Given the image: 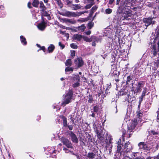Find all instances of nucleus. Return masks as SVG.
I'll return each mask as SVG.
<instances>
[{"label":"nucleus","instance_id":"a19ab883","mask_svg":"<svg viewBox=\"0 0 159 159\" xmlns=\"http://www.w3.org/2000/svg\"><path fill=\"white\" fill-rule=\"evenodd\" d=\"M57 152V151L54 150H53L52 152H50V153H51V156L53 158H55L56 157V156L57 154H56V152Z\"/></svg>","mask_w":159,"mask_h":159},{"label":"nucleus","instance_id":"412c9836","mask_svg":"<svg viewBox=\"0 0 159 159\" xmlns=\"http://www.w3.org/2000/svg\"><path fill=\"white\" fill-rule=\"evenodd\" d=\"M71 8L74 10H77L78 9H81L82 6L80 4H74L71 5Z\"/></svg>","mask_w":159,"mask_h":159},{"label":"nucleus","instance_id":"4468645a","mask_svg":"<svg viewBox=\"0 0 159 159\" xmlns=\"http://www.w3.org/2000/svg\"><path fill=\"white\" fill-rule=\"evenodd\" d=\"M124 148L125 149V154H127L128 152H130L133 149L132 145L129 141L126 142L125 144Z\"/></svg>","mask_w":159,"mask_h":159},{"label":"nucleus","instance_id":"58836bf2","mask_svg":"<svg viewBox=\"0 0 159 159\" xmlns=\"http://www.w3.org/2000/svg\"><path fill=\"white\" fill-rule=\"evenodd\" d=\"M147 88L146 87L144 88L143 89V90L142 92L141 95L145 97L146 95V94L147 93Z\"/></svg>","mask_w":159,"mask_h":159},{"label":"nucleus","instance_id":"7c9ffc66","mask_svg":"<svg viewBox=\"0 0 159 159\" xmlns=\"http://www.w3.org/2000/svg\"><path fill=\"white\" fill-rule=\"evenodd\" d=\"M39 7L41 9V10L46 9L47 7L45 6L43 2L41 1L39 2Z\"/></svg>","mask_w":159,"mask_h":159},{"label":"nucleus","instance_id":"603ef678","mask_svg":"<svg viewBox=\"0 0 159 159\" xmlns=\"http://www.w3.org/2000/svg\"><path fill=\"white\" fill-rule=\"evenodd\" d=\"M42 50L44 52H45L46 49L45 47L44 46H41L40 48L38 50V51H39V50Z\"/></svg>","mask_w":159,"mask_h":159},{"label":"nucleus","instance_id":"5701e85b","mask_svg":"<svg viewBox=\"0 0 159 159\" xmlns=\"http://www.w3.org/2000/svg\"><path fill=\"white\" fill-rule=\"evenodd\" d=\"M73 38L74 39H76L78 41H80L82 38V35L79 34H74L73 36Z\"/></svg>","mask_w":159,"mask_h":159},{"label":"nucleus","instance_id":"f704fd0d","mask_svg":"<svg viewBox=\"0 0 159 159\" xmlns=\"http://www.w3.org/2000/svg\"><path fill=\"white\" fill-rule=\"evenodd\" d=\"M94 23L92 22V21L90 22L88 24L87 28L88 29L90 30L91 29L92 27L94 26Z\"/></svg>","mask_w":159,"mask_h":159},{"label":"nucleus","instance_id":"b1692460","mask_svg":"<svg viewBox=\"0 0 159 159\" xmlns=\"http://www.w3.org/2000/svg\"><path fill=\"white\" fill-rule=\"evenodd\" d=\"M96 154L93 152L88 153L87 157L89 159H93L95 157Z\"/></svg>","mask_w":159,"mask_h":159},{"label":"nucleus","instance_id":"1a4fd4ad","mask_svg":"<svg viewBox=\"0 0 159 159\" xmlns=\"http://www.w3.org/2000/svg\"><path fill=\"white\" fill-rule=\"evenodd\" d=\"M61 141L63 144L65 145L67 148H73L72 144L71 142L67 138H62Z\"/></svg>","mask_w":159,"mask_h":159},{"label":"nucleus","instance_id":"20e7f679","mask_svg":"<svg viewBox=\"0 0 159 159\" xmlns=\"http://www.w3.org/2000/svg\"><path fill=\"white\" fill-rule=\"evenodd\" d=\"M73 92L72 89H69L68 92L66 93L65 96V100L61 104L63 106H65L66 104L70 103L72 98Z\"/></svg>","mask_w":159,"mask_h":159},{"label":"nucleus","instance_id":"ea45409f","mask_svg":"<svg viewBox=\"0 0 159 159\" xmlns=\"http://www.w3.org/2000/svg\"><path fill=\"white\" fill-rule=\"evenodd\" d=\"M95 3H90L88 4L87 5L84 7L85 9H88L90 8Z\"/></svg>","mask_w":159,"mask_h":159},{"label":"nucleus","instance_id":"774afa93","mask_svg":"<svg viewBox=\"0 0 159 159\" xmlns=\"http://www.w3.org/2000/svg\"><path fill=\"white\" fill-rule=\"evenodd\" d=\"M153 159H159V153H158V155L153 157Z\"/></svg>","mask_w":159,"mask_h":159},{"label":"nucleus","instance_id":"a18cd8bd","mask_svg":"<svg viewBox=\"0 0 159 159\" xmlns=\"http://www.w3.org/2000/svg\"><path fill=\"white\" fill-rule=\"evenodd\" d=\"M88 138V142H89V143H93V141L92 139L91 136L89 135V136L87 137Z\"/></svg>","mask_w":159,"mask_h":159},{"label":"nucleus","instance_id":"49530a36","mask_svg":"<svg viewBox=\"0 0 159 159\" xmlns=\"http://www.w3.org/2000/svg\"><path fill=\"white\" fill-rule=\"evenodd\" d=\"M58 6L60 7V8H62L63 7V4L62 3L61 0L57 2Z\"/></svg>","mask_w":159,"mask_h":159},{"label":"nucleus","instance_id":"4d7b16f0","mask_svg":"<svg viewBox=\"0 0 159 159\" xmlns=\"http://www.w3.org/2000/svg\"><path fill=\"white\" fill-rule=\"evenodd\" d=\"M111 138H110L109 140H107V139H106V143L107 145L110 144L111 143Z\"/></svg>","mask_w":159,"mask_h":159},{"label":"nucleus","instance_id":"0e129e2a","mask_svg":"<svg viewBox=\"0 0 159 159\" xmlns=\"http://www.w3.org/2000/svg\"><path fill=\"white\" fill-rule=\"evenodd\" d=\"M27 6L30 9L32 8V7L31 6V3L30 2H29L28 3Z\"/></svg>","mask_w":159,"mask_h":159},{"label":"nucleus","instance_id":"4be33fe9","mask_svg":"<svg viewBox=\"0 0 159 159\" xmlns=\"http://www.w3.org/2000/svg\"><path fill=\"white\" fill-rule=\"evenodd\" d=\"M55 48L54 45L52 44H50L48 48V52L51 53L53 52Z\"/></svg>","mask_w":159,"mask_h":159},{"label":"nucleus","instance_id":"a211bd4d","mask_svg":"<svg viewBox=\"0 0 159 159\" xmlns=\"http://www.w3.org/2000/svg\"><path fill=\"white\" fill-rule=\"evenodd\" d=\"M43 21L41 23H39L38 25V27L39 30H43L46 28L47 25V23L44 22L43 19H42Z\"/></svg>","mask_w":159,"mask_h":159},{"label":"nucleus","instance_id":"680f3d73","mask_svg":"<svg viewBox=\"0 0 159 159\" xmlns=\"http://www.w3.org/2000/svg\"><path fill=\"white\" fill-rule=\"evenodd\" d=\"M157 121L158 122H159V108L158 111H157Z\"/></svg>","mask_w":159,"mask_h":159},{"label":"nucleus","instance_id":"2eb2a0df","mask_svg":"<svg viewBox=\"0 0 159 159\" xmlns=\"http://www.w3.org/2000/svg\"><path fill=\"white\" fill-rule=\"evenodd\" d=\"M120 3L124 5L125 7H126L128 10H130V9L134 10V8H131V6H132V4L131 2L126 1L122 0L120 2Z\"/></svg>","mask_w":159,"mask_h":159},{"label":"nucleus","instance_id":"7ed1b4c3","mask_svg":"<svg viewBox=\"0 0 159 159\" xmlns=\"http://www.w3.org/2000/svg\"><path fill=\"white\" fill-rule=\"evenodd\" d=\"M152 53L153 54L152 57L155 60L153 63V66H152V69L153 70H156L159 67V51L156 50V52L154 53L153 50H151Z\"/></svg>","mask_w":159,"mask_h":159},{"label":"nucleus","instance_id":"c03bdc74","mask_svg":"<svg viewBox=\"0 0 159 159\" xmlns=\"http://www.w3.org/2000/svg\"><path fill=\"white\" fill-rule=\"evenodd\" d=\"M71 48L73 49H77L78 48V46L75 43H72L70 44Z\"/></svg>","mask_w":159,"mask_h":159},{"label":"nucleus","instance_id":"f3484780","mask_svg":"<svg viewBox=\"0 0 159 159\" xmlns=\"http://www.w3.org/2000/svg\"><path fill=\"white\" fill-rule=\"evenodd\" d=\"M138 145L140 149L147 151L150 150V148L144 142L139 143Z\"/></svg>","mask_w":159,"mask_h":159},{"label":"nucleus","instance_id":"423d86ee","mask_svg":"<svg viewBox=\"0 0 159 159\" xmlns=\"http://www.w3.org/2000/svg\"><path fill=\"white\" fill-rule=\"evenodd\" d=\"M117 150L116 152L115 155L118 157H120L122 155L124 156L126 155L125 150H122V148L123 146V143H121V139H119L117 143Z\"/></svg>","mask_w":159,"mask_h":159},{"label":"nucleus","instance_id":"2f4dec72","mask_svg":"<svg viewBox=\"0 0 159 159\" xmlns=\"http://www.w3.org/2000/svg\"><path fill=\"white\" fill-rule=\"evenodd\" d=\"M144 97H144L143 96H142V95H141L139 97V105L138 106V108L139 109H140L141 103V102H142V101L143 100V98Z\"/></svg>","mask_w":159,"mask_h":159},{"label":"nucleus","instance_id":"0eeeda50","mask_svg":"<svg viewBox=\"0 0 159 159\" xmlns=\"http://www.w3.org/2000/svg\"><path fill=\"white\" fill-rule=\"evenodd\" d=\"M145 81H140L137 82V86L136 89L134 90V89L133 83H132V89L131 91H133L134 93L137 94L138 93L140 92L142 89V88H143L145 84Z\"/></svg>","mask_w":159,"mask_h":159},{"label":"nucleus","instance_id":"dca6fc26","mask_svg":"<svg viewBox=\"0 0 159 159\" xmlns=\"http://www.w3.org/2000/svg\"><path fill=\"white\" fill-rule=\"evenodd\" d=\"M46 9L41 10L40 13L41 16V18L42 19H43V16L47 17L48 19V20H50L51 19V17L50 14L48 13V11H46Z\"/></svg>","mask_w":159,"mask_h":159},{"label":"nucleus","instance_id":"cd10ccee","mask_svg":"<svg viewBox=\"0 0 159 159\" xmlns=\"http://www.w3.org/2000/svg\"><path fill=\"white\" fill-rule=\"evenodd\" d=\"M39 3V0H33L32 3V5L34 7L37 8L38 7Z\"/></svg>","mask_w":159,"mask_h":159},{"label":"nucleus","instance_id":"f8f14e48","mask_svg":"<svg viewBox=\"0 0 159 159\" xmlns=\"http://www.w3.org/2000/svg\"><path fill=\"white\" fill-rule=\"evenodd\" d=\"M67 132L68 133L67 134L70 137L71 140L73 143H78V139L73 132L68 131Z\"/></svg>","mask_w":159,"mask_h":159},{"label":"nucleus","instance_id":"ddd939ff","mask_svg":"<svg viewBox=\"0 0 159 159\" xmlns=\"http://www.w3.org/2000/svg\"><path fill=\"white\" fill-rule=\"evenodd\" d=\"M84 61L81 57H78L74 60V63L78 68L81 67L84 65Z\"/></svg>","mask_w":159,"mask_h":159},{"label":"nucleus","instance_id":"f257e3e1","mask_svg":"<svg viewBox=\"0 0 159 159\" xmlns=\"http://www.w3.org/2000/svg\"><path fill=\"white\" fill-rule=\"evenodd\" d=\"M126 7L120 3L117 9V12L121 14L120 17L121 20L129 19H130L129 17H131L132 15L130 11H126Z\"/></svg>","mask_w":159,"mask_h":159},{"label":"nucleus","instance_id":"9b49d317","mask_svg":"<svg viewBox=\"0 0 159 159\" xmlns=\"http://www.w3.org/2000/svg\"><path fill=\"white\" fill-rule=\"evenodd\" d=\"M138 124V122L136 119H134L133 120L131 123V125L128 127V130L127 132H133L134 129H135L136 125Z\"/></svg>","mask_w":159,"mask_h":159},{"label":"nucleus","instance_id":"e2e57ef3","mask_svg":"<svg viewBox=\"0 0 159 159\" xmlns=\"http://www.w3.org/2000/svg\"><path fill=\"white\" fill-rule=\"evenodd\" d=\"M153 75H152V76H153V75H154L155 77V78L156 76H157V74L159 76V71H157V73H156L155 72H154V73H153Z\"/></svg>","mask_w":159,"mask_h":159},{"label":"nucleus","instance_id":"393cba45","mask_svg":"<svg viewBox=\"0 0 159 159\" xmlns=\"http://www.w3.org/2000/svg\"><path fill=\"white\" fill-rule=\"evenodd\" d=\"M88 102L89 103H92L94 101V100L93 98V96L91 94H89L88 96Z\"/></svg>","mask_w":159,"mask_h":159},{"label":"nucleus","instance_id":"3c124183","mask_svg":"<svg viewBox=\"0 0 159 159\" xmlns=\"http://www.w3.org/2000/svg\"><path fill=\"white\" fill-rule=\"evenodd\" d=\"M71 56L73 58L75 56V52L74 50H71L70 51Z\"/></svg>","mask_w":159,"mask_h":159},{"label":"nucleus","instance_id":"473e14b6","mask_svg":"<svg viewBox=\"0 0 159 159\" xmlns=\"http://www.w3.org/2000/svg\"><path fill=\"white\" fill-rule=\"evenodd\" d=\"M97 137L98 139L100 140V142H104L105 139L104 134H102L99 136L97 135Z\"/></svg>","mask_w":159,"mask_h":159},{"label":"nucleus","instance_id":"c9c22d12","mask_svg":"<svg viewBox=\"0 0 159 159\" xmlns=\"http://www.w3.org/2000/svg\"><path fill=\"white\" fill-rule=\"evenodd\" d=\"M102 130L101 129H96L95 131V133L97 136V135L99 136V135L102 134Z\"/></svg>","mask_w":159,"mask_h":159},{"label":"nucleus","instance_id":"69168bd1","mask_svg":"<svg viewBox=\"0 0 159 159\" xmlns=\"http://www.w3.org/2000/svg\"><path fill=\"white\" fill-rule=\"evenodd\" d=\"M143 115V113L140 112V111L138 112L137 116L138 117L142 116Z\"/></svg>","mask_w":159,"mask_h":159},{"label":"nucleus","instance_id":"6e6d98bb","mask_svg":"<svg viewBox=\"0 0 159 159\" xmlns=\"http://www.w3.org/2000/svg\"><path fill=\"white\" fill-rule=\"evenodd\" d=\"M124 157L123 159H133L132 157H130L127 156V154L123 156Z\"/></svg>","mask_w":159,"mask_h":159},{"label":"nucleus","instance_id":"13d9d810","mask_svg":"<svg viewBox=\"0 0 159 159\" xmlns=\"http://www.w3.org/2000/svg\"><path fill=\"white\" fill-rule=\"evenodd\" d=\"M67 127L69 129V130L70 131H71L73 129V125H67Z\"/></svg>","mask_w":159,"mask_h":159},{"label":"nucleus","instance_id":"8fccbe9b","mask_svg":"<svg viewBox=\"0 0 159 159\" xmlns=\"http://www.w3.org/2000/svg\"><path fill=\"white\" fill-rule=\"evenodd\" d=\"M137 152H133L132 153V158L133 159H136L137 157H139L137 156Z\"/></svg>","mask_w":159,"mask_h":159},{"label":"nucleus","instance_id":"c85d7f7f","mask_svg":"<svg viewBox=\"0 0 159 159\" xmlns=\"http://www.w3.org/2000/svg\"><path fill=\"white\" fill-rule=\"evenodd\" d=\"M66 66L70 67L72 65V62L70 59H69L67 60L65 63Z\"/></svg>","mask_w":159,"mask_h":159},{"label":"nucleus","instance_id":"e433bc0d","mask_svg":"<svg viewBox=\"0 0 159 159\" xmlns=\"http://www.w3.org/2000/svg\"><path fill=\"white\" fill-rule=\"evenodd\" d=\"M85 28L86 27L84 24H83L81 26H79L78 28V29L82 32H83Z\"/></svg>","mask_w":159,"mask_h":159},{"label":"nucleus","instance_id":"a878e982","mask_svg":"<svg viewBox=\"0 0 159 159\" xmlns=\"http://www.w3.org/2000/svg\"><path fill=\"white\" fill-rule=\"evenodd\" d=\"M20 41L21 43L25 45H26L27 44V42L26 41L25 38L22 35L20 36Z\"/></svg>","mask_w":159,"mask_h":159},{"label":"nucleus","instance_id":"c756f323","mask_svg":"<svg viewBox=\"0 0 159 159\" xmlns=\"http://www.w3.org/2000/svg\"><path fill=\"white\" fill-rule=\"evenodd\" d=\"M133 77L132 76L130 75L128 76L127 77L126 84H128L130 83L131 82L132 80Z\"/></svg>","mask_w":159,"mask_h":159},{"label":"nucleus","instance_id":"39448f33","mask_svg":"<svg viewBox=\"0 0 159 159\" xmlns=\"http://www.w3.org/2000/svg\"><path fill=\"white\" fill-rule=\"evenodd\" d=\"M87 11H80L75 13V12H72L71 11H66L65 12L60 13V14L63 16H67L70 17H76L77 16H79L82 14H84L85 12Z\"/></svg>","mask_w":159,"mask_h":159},{"label":"nucleus","instance_id":"bb28decb","mask_svg":"<svg viewBox=\"0 0 159 159\" xmlns=\"http://www.w3.org/2000/svg\"><path fill=\"white\" fill-rule=\"evenodd\" d=\"M63 1L65 2V4L66 6L71 8V5L73 4L72 1L69 0H63Z\"/></svg>","mask_w":159,"mask_h":159},{"label":"nucleus","instance_id":"052dcab7","mask_svg":"<svg viewBox=\"0 0 159 159\" xmlns=\"http://www.w3.org/2000/svg\"><path fill=\"white\" fill-rule=\"evenodd\" d=\"M98 8V7L96 5L94 6H93L92 8L91 9V10L94 11H96Z\"/></svg>","mask_w":159,"mask_h":159},{"label":"nucleus","instance_id":"5fc2aeb1","mask_svg":"<svg viewBox=\"0 0 159 159\" xmlns=\"http://www.w3.org/2000/svg\"><path fill=\"white\" fill-rule=\"evenodd\" d=\"M151 133L153 135H158L159 134L158 132L155 131L154 130H152Z\"/></svg>","mask_w":159,"mask_h":159},{"label":"nucleus","instance_id":"de8ad7c7","mask_svg":"<svg viewBox=\"0 0 159 159\" xmlns=\"http://www.w3.org/2000/svg\"><path fill=\"white\" fill-rule=\"evenodd\" d=\"M83 38L84 40L86 42H90L92 41V40L91 39H89L86 36H84Z\"/></svg>","mask_w":159,"mask_h":159},{"label":"nucleus","instance_id":"aec40b11","mask_svg":"<svg viewBox=\"0 0 159 159\" xmlns=\"http://www.w3.org/2000/svg\"><path fill=\"white\" fill-rule=\"evenodd\" d=\"M80 82V76L78 74L73 75L72 78V82Z\"/></svg>","mask_w":159,"mask_h":159},{"label":"nucleus","instance_id":"6e6552de","mask_svg":"<svg viewBox=\"0 0 159 159\" xmlns=\"http://www.w3.org/2000/svg\"><path fill=\"white\" fill-rule=\"evenodd\" d=\"M102 109L101 105H95L93 107V111H91L92 113L91 115H90V116L93 118L95 117V113H97L98 115L100 114L101 112Z\"/></svg>","mask_w":159,"mask_h":159},{"label":"nucleus","instance_id":"09e8293b","mask_svg":"<svg viewBox=\"0 0 159 159\" xmlns=\"http://www.w3.org/2000/svg\"><path fill=\"white\" fill-rule=\"evenodd\" d=\"M106 13L107 14H110L112 12V10L110 8H107L105 10Z\"/></svg>","mask_w":159,"mask_h":159},{"label":"nucleus","instance_id":"338daca9","mask_svg":"<svg viewBox=\"0 0 159 159\" xmlns=\"http://www.w3.org/2000/svg\"><path fill=\"white\" fill-rule=\"evenodd\" d=\"M85 33L87 35H90L91 33V31L90 30H89L85 32Z\"/></svg>","mask_w":159,"mask_h":159},{"label":"nucleus","instance_id":"864d4df0","mask_svg":"<svg viewBox=\"0 0 159 159\" xmlns=\"http://www.w3.org/2000/svg\"><path fill=\"white\" fill-rule=\"evenodd\" d=\"M59 45L61 48V49H63L65 47V45L64 44H63L61 43L60 42H59L58 43Z\"/></svg>","mask_w":159,"mask_h":159},{"label":"nucleus","instance_id":"79ce46f5","mask_svg":"<svg viewBox=\"0 0 159 159\" xmlns=\"http://www.w3.org/2000/svg\"><path fill=\"white\" fill-rule=\"evenodd\" d=\"M141 69V68H140V69L138 70H135V74H136V75H138L139 76L140 75H141L142 74L143 72H142Z\"/></svg>","mask_w":159,"mask_h":159},{"label":"nucleus","instance_id":"72a5a7b5","mask_svg":"<svg viewBox=\"0 0 159 159\" xmlns=\"http://www.w3.org/2000/svg\"><path fill=\"white\" fill-rule=\"evenodd\" d=\"M72 84V87L73 88H76L79 87L80 85V82H73Z\"/></svg>","mask_w":159,"mask_h":159},{"label":"nucleus","instance_id":"f03ea898","mask_svg":"<svg viewBox=\"0 0 159 159\" xmlns=\"http://www.w3.org/2000/svg\"><path fill=\"white\" fill-rule=\"evenodd\" d=\"M149 43L151 45L150 48L153 50L154 53L156 52V50L159 51V32L156 30L154 38L150 39Z\"/></svg>","mask_w":159,"mask_h":159},{"label":"nucleus","instance_id":"bf43d9fd","mask_svg":"<svg viewBox=\"0 0 159 159\" xmlns=\"http://www.w3.org/2000/svg\"><path fill=\"white\" fill-rule=\"evenodd\" d=\"M66 21L67 22H68L69 23H71V24H74V22L73 21H72V20L69 19H67Z\"/></svg>","mask_w":159,"mask_h":159},{"label":"nucleus","instance_id":"9d476101","mask_svg":"<svg viewBox=\"0 0 159 159\" xmlns=\"http://www.w3.org/2000/svg\"><path fill=\"white\" fill-rule=\"evenodd\" d=\"M153 17L152 16L148 18H144L143 19V21L147 27L148 26L151 24H154V21H152Z\"/></svg>","mask_w":159,"mask_h":159},{"label":"nucleus","instance_id":"4c0bfd02","mask_svg":"<svg viewBox=\"0 0 159 159\" xmlns=\"http://www.w3.org/2000/svg\"><path fill=\"white\" fill-rule=\"evenodd\" d=\"M74 70V68L73 67H70L68 66L67 67H66L65 71L66 72H69L71 71L73 72Z\"/></svg>","mask_w":159,"mask_h":159},{"label":"nucleus","instance_id":"37998d69","mask_svg":"<svg viewBox=\"0 0 159 159\" xmlns=\"http://www.w3.org/2000/svg\"><path fill=\"white\" fill-rule=\"evenodd\" d=\"M122 139L124 141H125V135L126 134V131L124 129H123L122 130Z\"/></svg>","mask_w":159,"mask_h":159},{"label":"nucleus","instance_id":"6ab92c4d","mask_svg":"<svg viewBox=\"0 0 159 159\" xmlns=\"http://www.w3.org/2000/svg\"><path fill=\"white\" fill-rule=\"evenodd\" d=\"M59 117L62 120L63 127L67 128L68 125L67 118L63 115L59 116Z\"/></svg>","mask_w":159,"mask_h":159}]
</instances>
